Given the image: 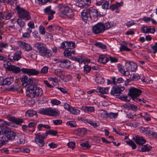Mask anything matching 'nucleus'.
<instances>
[{"label":"nucleus","mask_w":157,"mask_h":157,"mask_svg":"<svg viewBox=\"0 0 157 157\" xmlns=\"http://www.w3.org/2000/svg\"><path fill=\"white\" fill-rule=\"evenodd\" d=\"M43 94L41 88L36 86H31L28 87L26 90L27 96L32 98L38 96H41Z\"/></svg>","instance_id":"nucleus-1"},{"label":"nucleus","mask_w":157,"mask_h":157,"mask_svg":"<svg viewBox=\"0 0 157 157\" xmlns=\"http://www.w3.org/2000/svg\"><path fill=\"white\" fill-rule=\"evenodd\" d=\"M60 15L65 17L72 18L74 16V13L69 6L65 5H61L59 6Z\"/></svg>","instance_id":"nucleus-2"},{"label":"nucleus","mask_w":157,"mask_h":157,"mask_svg":"<svg viewBox=\"0 0 157 157\" xmlns=\"http://www.w3.org/2000/svg\"><path fill=\"white\" fill-rule=\"evenodd\" d=\"M35 51L38 52L40 55L47 57L52 56V54L46 47V46L43 44L37 43L35 44L34 47Z\"/></svg>","instance_id":"nucleus-3"},{"label":"nucleus","mask_w":157,"mask_h":157,"mask_svg":"<svg viewBox=\"0 0 157 157\" xmlns=\"http://www.w3.org/2000/svg\"><path fill=\"white\" fill-rule=\"evenodd\" d=\"M40 113L42 114L54 117L58 116L60 114V112L58 109L51 107L43 109L40 111Z\"/></svg>","instance_id":"nucleus-4"},{"label":"nucleus","mask_w":157,"mask_h":157,"mask_svg":"<svg viewBox=\"0 0 157 157\" xmlns=\"http://www.w3.org/2000/svg\"><path fill=\"white\" fill-rule=\"evenodd\" d=\"M17 13L20 18L26 20L27 21L31 18L29 13L25 9L22 8H17Z\"/></svg>","instance_id":"nucleus-5"},{"label":"nucleus","mask_w":157,"mask_h":157,"mask_svg":"<svg viewBox=\"0 0 157 157\" xmlns=\"http://www.w3.org/2000/svg\"><path fill=\"white\" fill-rule=\"evenodd\" d=\"M92 31L95 34L103 33L104 31V24L99 23L95 25L93 27Z\"/></svg>","instance_id":"nucleus-6"},{"label":"nucleus","mask_w":157,"mask_h":157,"mask_svg":"<svg viewBox=\"0 0 157 157\" xmlns=\"http://www.w3.org/2000/svg\"><path fill=\"white\" fill-rule=\"evenodd\" d=\"M141 93V90L136 88L132 87L129 90V93L128 95L132 98H133L138 97Z\"/></svg>","instance_id":"nucleus-7"},{"label":"nucleus","mask_w":157,"mask_h":157,"mask_svg":"<svg viewBox=\"0 0 157 157\" xmlns=\"http://www.w3.org/2000/svg\"><path fill=\"white\" fill-rule=\"evenodd\" d=\"M124 89V86H113L111 89V94L113 95L117 96L121 93V92L123 91Z\"/></svg>","instance_id":"nucleus-8"},{"label":"nucleus","mask_w":157,"mask_h":157,"mask_svg":"<svg viewBox=\"0 0 157 157\" xmlns=\"http://www.w3.org/2000/svg\"><path fill=\"white\" fill-rule=\"evenodd\" d=\"M21 70L23 73L26 74L29 76L36 75L40 73V72L35 69L23 68L21 69Z\"/></svg>","instance_id":"nucleus-9"},{"label":"nucleus","mask_w":157,"mask_h":157,"mask_svg":"<svg viewBox=\"0 0 157 157\" xmlns=\"http://www.w3.org/2000/svg\"><path fill=\"white\" fill-rule=\"evenodd\" d=\"M82 18L86 23L91 21V17L89 14V9L84 10L81 13Z\"/></svg>","instance_id":"nucleus-10"},{"label":"nucleus","mask_w":157,"mask_h":157,"mask_svg":"<svg viewBox=\"0 0 157 157\" xmlns=\"http://www.w3.org/2000/svg\"><path fill=\"white\" fill-rule=\"evenodd\" d=\"M35 142L40 147L44 146V139L42 137L41 133L35 134Z\"/></svg>","instance_id":"nucleus-11"},{"label":"nucleus","mask_w":157,"mask_h":157,"mask_svg":"<svg viewBox=\"0 0 157 157\" xmlns=\"http://www.w3.org/2000/svg\"><path fill=\"white\" fill-rule=\"evenodd\" d=\"M58 61L59 63H61L60 65L63 68L68 69L71 67V62L68 59L58 60Z\"/></svg>","instance_id":"nucleus-12"},{"label":"nucleus","mask_w":157,"mask_h":157,"mask_svg":"<svg viewBox=\"0 0 157 157\" xmlns=\"http://www.w3.org/2000/svg\"><path fill=\"white\" fill-rule=\"evenodd\" d=\"M141 30L144 33H154L155 31V29L154 27L149 26H145L142 27Z\"/></svg>","instance_id":"nucleus-13"},{"label":"nucleus","mask_w":157,"mask_h":157,"mask_svg":"<svg viewBox=\"0 0 157 157\" xmlns=\"http://www.w3.org/2000/svg\"><path fill=\"white\" fill-rule=\"evenodd\" d=\"M17 43L20 47L23 48H25L27 51H30L32 49L31 47L29 44L24 42L22 41H18Z\"/></svg>","instance_id":"nucleus-14"},{"label":"nucleus","mask_w":157,"mask_h":157,"mask_svg":"<svg viewBox=\"0 0 157 157\" xmlns=\"http://www.w3.org/2000/svg\"><path fill=\"white\" fill-rule=\"evenodd\" d=\"M7 117L9 121L13 122L17 124H19L23 122V120L22 119L17 118L9 115L7 116Z\"/></svg>","instance_id":"nucleus-15"},{"label":"nucleus","mask_w":157,"mask_h":157,"mask_svg":"<svg viewBox=\"0 0 157 157\" xmlns=\"http://www.w3.org/2000/svg\"><path fill=\"white\" fill-rule=\"evenodd\" d=\"M14 79L13 77L7 78L5 79L1 80L0 82V85H10L13 81Z\"/></svg>","instance_id":"nucleus-16"},{"label":"nucleus","mask_w":157,"mask_h":157,"mask_svg":"<svg viewBox=\"0 0 157 157\" xmlns=\"http://www.w3.org/2000/svg\"><path fill=\"white\" fill-rule=\"evenodd\" d=\"M137 144L142 145L146 142L145 140L142 137L139 136L138 135L135 136L133 138Z\"/></svg>","instance_id":"nucleus-17"},{"label":"nucleus","mask_w":157,"mask_h":157,"mask_svg":"<svg viewBox=\"0 0 157 157\" xmlns=\"http://www.w3.org/2000/svg\"><path fill=\"white\" fill-rule=\"evenodd\" d=\"M21 52L20 51H17L12 56L13 59L10 58H9V59L11 62H13V60L18 61L21 58Z\"/></svg>","instance_id":"nucleus-18"},{"label":"nucleus","mask_w":157,"mask_h":157,"mask_svg":"<svg viewBox=\"0 0 157 157\" xmlns=\"http://www.w3.org/2000/svg\"><path fill=\"white\" fill-rule=\"evenodd\" d=\"M4 134H6L7 139L11 140H14L16 136L15 133L12 131H9L6 130V132Z\"/></svg>","instance_id":"nucleus-19"},{"label":"nucleus","mask_w":157,"mask_h":157,"mask_svg":"<svg viewBox=\"0 0 157 157\" xmlns=\"http://www.w3.org/2000/svg\"><path fill=\"white\" fill-rule=\"evenodd\" d=\"M140 130L141 133H144L145 134L148 136H150L151 135L152 131L149 127H141Z\"/></svg>","instance_id":"nucleus-20"},{"label":"nucleus","mask_w":157,"mask_h":157,"mask_svg":"<svg viewBox=\"0 0 157 157\" xmlns=\"http://www.w3.org/2000/svg\"><path fill=\"white\" fill-rule=\"evenodd\" d=\"M89 14L91 17L92 16L94 18H96L98 17V11L96 9L93 8H91L89 9Z\"/></svg>","instance_id":"nucleus-21"},{"label":"nucleus","mask_w":157,"mask_h":157,"mask_svg":"<svg viewBox=\"0 0 157 157\" xmlns=\"http://www.w3.org/2000/svg\"><path fill=\"white\" fill-rule=\"evenodd\" d=\"M126 63L128 64V65H129L128 66V67L129 68V70L131 71H135L137 69V65L136 63L131 62H126Z\"/></svg>","instance_id":"nucleus-22"},{"label":"nucleus","mask_w":157,"mask_h":157,"mask_svg":"<svg viewBox=\"0 0 157 157\" xmlns=\"http://www.w3.org/2000/svg\"><path fill=\"white\" fill-rule=\"evenodd\" d=\"M109 89V87L106 88L98 87L97 88V91L98 93H100L102 94H107Z\"/></svg>","instance_id":"nucleus-23"},{"label":"nucleus","mask_w":157,"mask_h":157,"mask_svg":"<svg viewBox=\"0 0 157 157\" xmlns=\"http://www.w3.org/2000/svg\"><path fill=\"white\" fill-rule=\"evenodd\" d=\"M75 51L72 49H67L64 52L63 54L64 56L66 57L71 56L70 59H72L71 58L72 54H74Z\"/></svg>","instance_id":"nucleus-24"},{"label":"nucleus","mask_w":157,"mask_h":157,"mask_svg":"<svg viewBox=\"0 0 157 157\" xmlns=\"http://www.w3.org/2000/svg\"><path fill=\"white\" fill-rule=\"evenodd\" d=\"M95 81L97 83L100 84H103L105 82L104 78L98 74L96 75Z\"/></svg>","instance_id":"nucleus-25"},{"label":"nucleus","mask_w":157,"mask_h":157,"mask_svg":"<svg viewBox=\"0 0 157 157\" xmlns=\"http://www.w3.org/2000/svg\"><path fill=\"white\" fill-rule=\"evenodd\" d=\"M109 59L108 58L103 55H100L98 60V62L105 64L107 63Z\"/></svg>","instance_id":"nucleus-26"},{"label":"nucleus","mask_w":157,"mask_h":157,"mask_svg":"<svg viewBox=\"0 0 157 157\" xmlns=\"http://www.w3.org/2000/svg\"><path fill=\"white\" fill-rule=\"evenodd\" d=\"M10 71H12L14 73H17L21 71V69H20L19 67H17L14 65H12L11 67L10 68Z\"/></svg>","instance_id":"nucleus-27"},{"label":"nucleus","mask_w":157,"mask_h":157,"mask_svg":"<svg viewBox=\"0 0 157 157\" xmlns=\"http://www.w3.org/2000/svg\"><path fill=\"white\" fill-rule=\"evenodd\" d=\"M36 114L37 112L36 111H34L33 110L29 109L27 110L25 113V115L29 117H32Z\"/></svg>","instance_id":"nucleus-28"},{"label":"nucleus","mask_w":157,"mask_h":157,"mask_svg":"<svg viewBox=\"0 0 157 157\" xmlns=\"http://www.w3.org/2000/svg\"><path fill=\"white\" fill-rule=\"evenodd\" d=\"M7 139L6 134L5 135L2 134L0 135V142L2 144V146L7 141Z\"/></svg>","instance_id":"nucleus-29"},{"label":"nucleus","mask_w":157,"mask_h":157,"mask_svg":"<svg viewBox=\"0 0 157 157\" xmlns=\"http://www.w3.org/2000/svg\"><path fill=\"white\" fill-rule=\"evenodd\" d=\"M151 147L148 144L143 145L141 147V151L142 152L149 151L151 150Z\"/></svg>","instance_id":"nucleus-30"},{"label":"nucleus","mask_w":157,"mask_h":157,"mask_svg":"<svg viewBox=\"0 0 157 157\" xmlns=\"http://www.w3.org/2000/svg\"><path fill=\"white\" fill-rule=\"evenodd\" d=\"M18 137L20 144H23L25 143V137L23 134H19L18 135Z\"/></svg>","instance_id":"nucleus-31"},{"label":"nucleus","mask_w":157,"mask_h":157,"mask_svg":"<svg viewBox=\"0 0 157 157\" xmlns=\"http://www.w3.org/2000/svg\"><path fill=\"white\" fill-rule=\"evenodd\" d=\"M100 117L104 118L108 117V115L107 111L104 110H101L99 113Z\"/></svg>","instance_id":"nucleus-32"},{"label":"nucleus","mask_w":157,"mask_h":157,"mask_svg":"<svg viewBox=\"0 0 157 157\" xmlns=\"http://www.w3.org/2000/svg\"><path fill=\"white\" fill-rule=\"evenodd\" d=\"M83 108L84 111L86 112H94L95 110L94 107L92 106H85L83 107Z\"/></svg>","instance_id":"nucleus-33"},{"label":"nucleus","mask_w":157,"mask_h":157,"mask_svg":"<svg viewBox=\"0 0 157 157\" xmlns=\"http://www.w3.org/2000/svg\"><path fill=\"white\" fill-rule=\"evenodd\" d=\"M67 47V49H69L74 50V48H75V43L74 42L71 41L66 42Z\"/></svg>","instance_id":"nucleus-34"},{"label":"nucleus","mask_w":157,"mask_h":157,"mask_svg":"<svg viewBox=\"0 0 157 157\" xmlns=\"http://www.w3.org/2000/svg\"><path fill=\"white\" fill-rule=\"evenodd\" d=\"M35 79L33 78H29L28 80L27 83V86L29 85L28 87L31 86H34L35 84Z\"/></svg>","instance_id":"nucleus-35"},{"label":"nucleus","mask_w":157,"mask_h":157,"mask_svg":"<svg viewBox=\"0 0 157 157\" xmlns=\"http://www.w3.org/2000/svg\"><path fill=\"white\" fill-rule=\"evenodd\" d=\"M138 107L133 104H130L128 105V107L130 109L135 112L137 111L138 109L140 108V107Z\"/></svg>","instance_id":"nucleus-36"},{"label":"nucleus","mask_w":157,"mask_h":157,"mask_svg":"<svg viewBox=\"0 0 157 157\" xmlns=\"http://www.w3.org/2000/svg\"><path fill=\"white\" fill-rule=\"evenodd\" d=\"M69 111L72 113L75 114H79L80 113V111L79 110L76 109L75 107H71Z\"/></svg>","instance_id":"nucleus-37"},{"label":"nucleus","mask_w":157,"mask_h":157,"mask_svg":"<svg viewBox=\"0 0 157 157\" xmlns=\"http://www.w3.org/2000/svg\"><path fill=\"white\" fill-rule=\"evenodd\" d=\"M94 45L102 49H105L106 48V46L105 44L100 42H97Z\"/></svg>","instance_id":"nucleus-38"},{"label":"nucleus","mask_w":157,"mask_h":157,"mask_svg":"<svg viewBox=\"0 0 157 157\" xmlns=\"http://www.w3.org/2000/svg\"><path fill=\"white\" fill-rule=\"evenodd\" d=\"M12 17L11 14L10 13H8L7 14H2V20L5 19L6 20L9 19Z\"/></svg>","instance_id":"nucleus-39"},{"label":"nucleus","mask_w":157,"mask_h":157,"mask_svg":"<svg viewBox=\"0 0 157 157\" xmlns=\"http://www.w3.org/2000/svg\"><path fill=\"white\" fill-rule=\"evenodd\" d=\"M55 29L60 30L61 28L59 26H56L54 25H49L48 27L47 28V29H48L49 31H51L52 29Z\"/></svg>","instance_id":"nucleus-40"},{"label":"nucleus","mask_w":157,"mask_h":157,"mask_svg":"<svg viewBox=\"0 0 157 157\" xmlns=\"http://www.w3.org/2000/svg\"><path fill=\"white\" fill-rule=\"evenodd\" d=\"M120 6L121 5L120 3L117 2L115 4L111 5L110 7V8L113 11L117 9L118 7Z\"/></svg>","instance_id":"nucleus-41"},{"label":"nucleus","mask_w":157,"mask_h":157,"mask_svg":"<svg viewBox=\"0 0 157 157\" xmlns=\"http://www.w3.org/2000/svg\"><path fill=\"white\" fill-rule=\"evenodd\" d=\"M55 73L56 75L60 77L63 75L62 71L59 69H56L55 71Z\"/></svg>","instance_id":"nucleus-42"},{"label":"nucleus","mask_w":157,"mask_h":157,"mask_svg":"<svg viewBox=\"0 0 157 157\" xmlns=\"http://www.w3.org/2000/svg\"><path fill=\"white\" fill-rule=\"evenodd\" d=\"M120 51H131V49L128 48L127 46L124 45H121L120 48Z\"/></svg>","instance_id":"nucleus-43"},{"label":"nucleus","mask_w":157,"mask_h":157,"mask_svg":"<svg viewBox=\"0 0 157 157\" xmlns=\"http://www.w3.org/2000/svg\"><path fill=\"white\" fill-rule=\"evenodd\" d=\"M117 67L119 71L121 74H124V67L120 64H118L117 65Z\"/></svg>","instance_id":"nucleus-44"},{"label":"nucleus","mask_w":157,"mask_h":157,"mask_svg":"<svg viewBox=\"0 0 157 157\" xmlns=\"http://www.w3.org/2000/svg\"><path fill=\"white\" fill-rule=\"evenodd\" d=\"M108 115V117H109L111 119H114L116 118L118 115V113H110Z\"/></svg>","instance_id":"nucleus-45"},{"label":"nucleus","mask_w":157,"mask_h":157,"mask_svg":"<svg viewBox=\"0 0 157 157\" xmlns=\"http://www.w3.org/2000/svg\"><path fill=\"white\" fill-rule=\"evenodd\" d=\"M11 66V63L9 61H7L6 63H5L3 64V67L4 68L9 71H10V68Z\"/></svg>","instance_id":"nucleus-46"},{"label":"nucleus","mask_w":157,"mask_h":157,"mask_svg":"<svg viewBox=\"0 0 157 157\" xmlns=\"http://www.w3.org/2000/svg\"><path fill=\"white\" fill-rule=\"evenodd\" d=\"M48 79L51 81H52L53 84L54 85H56L58 83L57 78H56L49 77Z\"/></svg>","instance_id":"nucleus-47"},{"label":"nucleus","mask_w":157,"mask_h":157,"mask_svg":"<svg viewBox=\"0 0 157 157\" xmlns=\"http://www.w3.org/2000/svg\"><path fill=\"white\" fill-rule=\"evenodd\" d=\"M126 142L128 144L132 146V149H134L136 148V146L132 141H127Z\"/></svg>","instance_id":"nucleus-48"},{"label":"nucleus","mask_w":157,"mask_h":157,"mask_svg":"<svg viewBox=\"0 0 157 157\" xmlns=\"http://www.w3.org/2000/svg\"><path fill=\"white\" fill-rule=\"evenodd\" d=\"M17 24L20 26L21 28L22 27H23L25 25V22L20 19H18L17 21Z\"/></svg>","instance_id":"nucleus-49"},{"label":"nucleus","mask_w":157,"mask_h":157,"mask_svg":"<svg viewBox=\"0 0 157 157\" xmlns=\"http://www.w3.org/2000/svg\"><path fill=\"white\" fill-rule=\"evenodd\" d=\"M28 80V77L26 75H25L21 79V82L23 85L25 84V86H27V83Z\"/></svg>","instance_id":"nucleus-50"},{"label":"nucleus","mask_w":157,"mask_h":157,"mask_svg":"<svg viewBox=\"0 0 157 157\" xmlns=\"http://www.w3.org/2000/svg\"><path fill=\"white\" fill-rule=\"evenodd\" d=\"M67 125L70 126L71 127H76V124L75 122L73 121H68L67 124Z\"/></svg>","instance_id":"nucleus-51"},{"label":"nucleus","mask_w":157,"mask_h":157,"mask_svg":"<svg viewBox=\"0 0 157 157\" xmlns=\"http://www.w3.org/2000/svg\"><path fill=\"white\" fill-rule=\"evenodd\" d=\"M131 76H132V79L134 81H137L140 78V76L138 74H133L132 75H131Z\"/></svg>","instance_id":"nucleus-52"},{"label":"nucleus","mask_w":157,"mask_h":157,"mask_svg":"<svg viewBox=\"0 0 157 157\" xmlns=\"http://www.w3.org/2000/svg\"><path fill=\"white\" fill-rule=\"evenodd\" d=\"M91 67L87 65H85L84 67V72L86 74L89 73L90 71Z\"/></svg>","instance_id":"nucleus-53"},{"label":"nucleus","mask_w":157,"mask_h":157,"mask_svg":"<svg viewBox=\"0 0 157 157\" xmlns=\"http://www.w3.org/2000/svg\"><path fill=\"white\" fill-rule=\"evenodd\" d=\"M80 3L83 5L84 6H88L90 3V0H81L80 1Z\"/></svg>","instance_id":"nucleus-54"},{"label":"nucleus","mask_w":157,"mask_h":157,"mask_svg":"<svg viewBox=\"0 0 157 157\" xmlns=\"http://www.w3.org/2000/svg\"><path fill=\"white\" fill-rule=\"evenodd\" d=\"M109 3L107 1H105L102 5V8L104 9L107 10L108 9Z\"/></svg>","instance_id":"nucleus-55"},{"label":"nucleus","mask_w":157,"mask_h":157,"mask_svg":"<svg viewBox=\"0 0 157 157\" xmlns=\"http://www.w3.org/2000/svg\"><path fill=\"white\" fill-rule=\"evenodd\" d=\"M48 69L47 66H44L42 68L41 71L40 72V73L46 74L48 72Z\"/></svg>","instance_id":"nucleus-56"},{"label":"nucleus","mask_w":157,"mask_h":157,"mask_svg":"<svg viewBox=\"0 0 157 157\" xmlns=\"http://www.w3.org/2000/svg\"><path fill=\"white\" fill-rule=\"evenodd\" d=\"M67 146L72 149H74L75 147V142H71L67 144Z\"/></svg>","instance_id":"nucleus-57"},{"label":"nucleus","mask_w":157,"mask_h":157,"mask_svg":"<svg viewBox=\"0 0 157 157\" xmlns=\"http://www.w3.org/2000/svg\"><path fill=\"white\" fill-rule=\"evenodd\" d=\"M51 102L52 104L56 105H58L61 103V102L59 101L56 99L52 100Z\"/></svg>","instance_id":"nucleus-58"},{"label":"nucleus","mask_w":157,"mask_h":157,"mask_svg":"<svg viewBox=\"0 0 157 157\" xmlns=\"http://www.w3.org/2000/svg\"><path fill=\"white\" fill-rule=\"evenodd\" d=\"M8 46L7 44L2 43L0 44V52H2V50L4 48H6Z\"/></svg>","instance_id":"nucleus-59"},{"label":"nucleus","mask_w":157,"mask_h":157,"mask_svg":"<svg viewBox=\"0 0 157 157\" xmlns=\"http://www.w3.org/2000/svg\"><path fill=\"white\" fill-rule=\"evenodd\" d=\"M44 11L45 13H47L48 14H50L54 12V11L51 10L50 7H48L45 8L44 10Z\"/></svg>","instance_id":"nucleus-60"},{"label":"nucleus","mask_w":157,"mask_h":157,"mask_svg":"<svg viewBox=\"0 0 157 157\" xmlns=\"http://www.w3.org/2000/svg\"><path fill=\"white\" fill-rule=\"evenodd\" d=\"M39 30L41 33L44 35L45 33V28L43 26H40L39 27Z\"/></svg>","instance_id":"nucleus-61"},{"label":"nucleus","mask_w":157,"mask_h":157,"mask_svg":"<svg viewBox=\"0 0 157 157\" xmlns=\"http://www.w3.org/2000/svg\"><path fill=\"white\" fill-rule=\"evenodd\" d=\"M66 42H68L64 41L62 42V43L61 44V46L60 47V48H62L63 49H67V45Z\"/></svg>","instance_id":"nucleus-62"},{"label":"nucleus","mask_w":157,"mask_h":157,"mask_svg":"<svg viewBox=\"0 0 157 157\" xmlns=\"http://www.w3.org/2000/svg\"><path fill=\"white\" fill-rule=\"evenodd\" d=\"M104 31L105 30L108 29L110 28L111 27V25L109 22H107L104 25Z\"/></svg>","instance_id":"nucleus-63"},{"label":"nucleus","mask_w":157,"mask_h":157,"mask_svg":"<svg viewBox=\"0 0 157 157\" xmlns=\"http://www.w3.org/2000/svg\"><path fill=\"white\" fill-rule=\"evenodd\" d=\"M62 122V121L61 120H56L53 121V123L56 125L60 124Z\"/></svg>","instance_id":"nucleus-64"}]
</instances>
